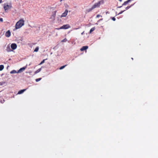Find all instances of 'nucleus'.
Wrapping results in <instances>:
<instances>
[{"label": "nucleus", "instance_id": "nucleus-12", "mask_svg": "<svg viewBox=\"0 0 158 158\" xmlns=\"http://www.w3.org/2000/svg\"><path fill=\"white\" fill-rule=\"evenodd\" d=\"M94 9V8H93V6H92L91 8L87 10H86V12L87 13H89V12L91 11Z\"/></svg>", "mask_w": 158, "mask_h": 158}, {"label": "nucleus", "instance_id": "nucleus-30", "mask_svg": "<svg viewBox=\"0 0 158 158\" xmlns=\"http://www.w3.org/2000/svg\"><path fill=\"white\" fill-rule=\"evenodd\" d=\"M120 2H122V0H118Z\"/></svg>", "mask_w": 158, "mask_h": 158}, {"label": "nucleus", "instance_id": "nucleus-26", "mask_svg": "<svg viewBox=\"0 0 158 158\" xmlns=\"http://www.w3.org/2000/svg\"><path fill=\"white\" fill-rule=\"evenodd\" d=\"M131 6H127L126 8V9H129L130 7H131Z\"/></svg>", "mask_w": 158, "mask_h": 158}, {"label": "nucleus", "instance_id": "nucleus-20", "mask_svg": "<svg viewBox=\"0 0 158 158\" xmlns=\"http://www.w3.org/2000/svg\"><path fill=\"white\" fill-rule=\"evenodd\" d=\"M46 59H44L39 64V65H40V64H43V63H44V61H45V60H46Z\"/></svg>", "mask_w": 158, "mask_h": 158}, {"label": "nucleus", "instance_id": "nucleus-8", "mask_svg": "<svg viewBox=\"0 0 158 158\" xmlns=\"http://www.w3.org/2000/svg\"><path fill=\"white\" fill-rule=\"evenodd\" d=\"M88 46H84L82 47L80 49V50L81 51H83L84 50H86L87 49H88Z\"/></svg>", "mask_w": 158, "mask_h": 158}, {"label": "nucleus", "instance_id": "nucleus-23", "mask_svg": "<svg viewBox=\"0 0 158 158\" xmlns=\"http://www.w3.org/2000/svg\"><path fill=\"white\" fill-rule=\"evenodd\" d=\"M125 10H122L118 14V15H120L121 14H122L123 12H124Z\"/></svg>", "mask_w": 158, "mask_h": 158}, {"label": "nucleus", "instance_id": "nucleus-22", "mask_svg": "<svg viewBox=\"0 0 158 158\" xmlns=\"http://www.w3.org/2000/svg\"><path fill=\"white\" fill-rule=\"evenodd\" d=\"M41 78H37L35 80V81L36 82H38V81H40L41 80Z\"/></svg>", "mask_w": 158, "mask_h": 158}, {"label": "nucleus", "instance_id": "nucleus-6", "mask_svg": "<svg viewBox=\"0 0 158 158\" xmlns=\"http://www.w3.org/2000/svg\"><path fill=\"white\" fill-rule=\"evenodd\" d=\"M68 13V10H66L63 13L61 16V17H65L66 16Z\"/></svg>", "mask_w": 158, "mask_h": 158}, {"label": "nucleus", "instance_id": "nucleus-21", "mask_svg": "<svg viewBox=\"0 0 158 158\" xmlns=\"http://www.w3.org/2000/svg\"><path fill=\"white\" fill-rule=\"evenodd\" d=\"M5 83V82H0V86L4 84Z\"/></svg>", "mask_w": 158, "mask_h": 158}, {"label": "nucleus", "instance_id": "nucleus-4", "mask_svg": "<svg viewBox=\"0 0 158 158\" xmlns=\"http://www.w3.org/2000/svg\"><path fill=\"white\" fill-rule=\"evenodd\" d=\"M70 27V26L69 24L64 25L61 27L60 28H58L57 29H67Z\"/></svg>", "mask_w": 158, "mask_h": 158}, {"label": "nucleus", "instance_id": "nucleus-13", "mask_svg": "<svg viewBox=\"0 0 158 158\" xmlns=\"http://www.w3.org/2000/svg\"><path fill=\"white\" fill-rule=\"evenodd\" d=\"M41 70V68H40L38 70H37L36 71H35L34 73L35 74H36L37 73L40 72Z\"/></svg>", "mask_w": 158, "mask_h": 158}, {"label": "nucleus", "instance_id": "nucleus-24", "mask_svg": "<svg viewBox=\"0 0 158 158\" xmlns=\"http://www.w3.org/2000/svg\"><path fill=\"white\" fill-rule=\"evenodd\" d=\"M102 17V16L99 15H97L96 16V18H98L99 17Z\"/></svg>", "mask_w": 158, "mask_h": 158}, {"label": "nucleus", "instance_id": "nucleus-3", "mask_svg": "<svg viewBox=\"0 0 158 158\" xmlns=\"http://www.w3.org/2000/svg\"><path fill=\"white\" fill-rule=\"evenodd\" d=\"M11 4L10 5H8L7 3H4V8L5 11L8 10L11 8Z\"/></svg>", "mask_w": 158, "mask_h": 158}, {"label": "nucleus", "instance_id": "nucleus-16", "mask_svg": "<svg viewBox=\"0 0 158 158\" xmlns=\"http://www.w3.org/2000/svg\"><path fill=\"white\" fill-rule=\"evenodd\" d=\"M67 65L66 64V65H64L62 66H61V67H60V68H59V69H60V70H61V69H64Z\"/></svg>", "mask_w": 158, "mask_h": 158}, {"label": "nucleus", "instance_id": "nucleus-28", "mask_svg": "<svg viewBox=\"0 0 158 158\" xmlns=\"http://www.w3.org/2000/svg\"><path fill=\"white\" fill-rule=\"evenodd\" d=\"M65 41H66L65 39H64L63 40H62L61 41L62 42H65Z\"/></svg>", "mask_w": 158, "mask_h": 158}, {"label": "nucleus", "instance_id": "nucleus-15", "mask_svg": "<svg viewBox=\"0 0 158 158\" xmlns=\"http://www.w3.org/2000/svg\"><path fill=\"white\" fill-rule=\"evenodd\" d=\"M4 68V66L3 65H0V71L2 70Z\"/></svg>", "mask_w": 158, "mask_h": 158}, {"label": "nucleus", "instance_id": "nucleus-32", "mask_svg": "<svg viewBox=\"0 0 158 158\" xmlns=\"http://www.w3.org/2000/svg\"><path fill=\"white\" fill-rule=\"evenodd\" d=\"M62 0H60V1H62Z\"/></svg>", "mask_w": 158, "mask_h": 158}, {"label": "nucleus", "instance_id": "nucleus-5", "mask_svg": "<svg viewBox=\"0 0 158 158\" xmlns=\"http://www.w3.org/2000/svg\"><path fill=\"white\" fill-rule=\"evenodd\" d=\"M11 48L12 50H15L17 48V45L15 43L12 44L11 45Z\"/></svg>", "mask_w": 158, "mask_h": 158}, {"label": "nucleus", "instance_id": "nucleus-11", "mask_svg": "<svg viewBox=\"0 0 158 158\" xmlns=\"http://www.w3.org/2000/svg\"><path fill=\"white\" fill-rule=\"evenodd\" d=\"M26 89H22L19 90L18 93V94H21L26 90Z\"/></svg>", "mask_w": 158, "mask_h": 158}, {"label": "nucleus", "instance_id": "nucleus-1", "mask_svg": "<svg viewBox=\"0 0 158 158\" xmlns=\"http://www.w3.org/2000/svg\"><path fill=\"white\" fill-rule=\"evenodd\" d=\"M24 21L23 19H21L17 22L15 25V29H18L21 27L24 24Z\"/></svg>", "mask_w": 158, "mask_h": 158}, {"label": "nucleus", "instance_id": "nucleus-7", "mask_svg": "<svg viewBox=\"0 0 158 158\" xmlns=\"http://www.w3.org/2000/svg\"><path fill=\"white\" fill-rule=\"evenodd\" d=\"M10 32L9 30L6 31L5 33V36L7 37H9L10 36Z\"/></svg>", "mask_w": 158, "mask_h": 158}, {"label": "nucleus", "instance_id": "nucleus-17", "mask_svg": "<svg viewBox=\"0 0 158 158\" xmlns=\"http://www.w3.org/2000/svg\"><path fill=\"white\" fill-rule=\"evenodd\" d=\"M39 49V48L38 47H37L34 50V52H37L38 51Z\"/></svg>", "mask_w": 158, "mask_h": 158}, {"label": "nucleus", "instance_id": "nucleus-31", "mask_svg": "<svg viewBox=\"0 0 158 158\" xmlns=\"http://www.w3.org/2000/svg\"><path fill=\"white\" fill-rule=\"evenodd\" d=\"M102 20V19H100V20H99V21H100V20Z\"/></svg>", "mask_w": 158, "mask_h": 158}, {"label": "nucleus", "instance_id": "nucleus-18", "mask_svg": "<svg viewBox=\"0 0 158 158\" xmlns=\"http://www.w3.org/2000/svg\"><path fill=\"white\" fill-rule=\"evenodd\" d=\"M16 73V71L15 70H13L10 72V73L11 74L15 73Z\"/></svg>", "mask_w": 158, "mask_h": 158}, {"label": "nucleus", "instance_id": "nucleus-9", "mask_svg": "<svg viewBox=\"0 0 158 158\" xmlns=\"http://www.w3.org/2000/svg\"><path fill=\"white\" fill-rule=\"evenodd\" d=\"M26 68V67H23L20 68L18 71L17 73H19L22 72L23 71H24Z\"/></svg>", "mask_w": 158, "mask_h": 158}, {"label": "nucleus", "instance_id": "nucleus-2", "mask_svg": "<svg viewBox=\"0 0 158 158\" xmlns=\"http://www.w3.org/2000/svg\"><path fill=\"white\" fill-rule=\"evenodd\" d=\"M104 3V2L103 0L100 1L97 3H95L94 4L93 6V7L94 9L100 6L101 4H102Z\"/></svg>", "mask_w": 158, "mask_h": 158}, {"label": "nucleus", "instance_id": "nucleus-19", "mask_svg": "<svg viewBox=\"0 0 158 158\" xmlns=\"http://www.w3.org/2000/svg\"><path fill=\"white\" fill-rule=\"evenodd\" d=\"M56 11H55V13L54 14H53L52 15V18H54L55 16H56Z\"/></svg>", "mask_w": 158, "mask_h": 158}, {"label": "nucleus", "instance_id": "nucleus-25", "mask_svg": "<svg viewBox=\"0 0 158 158\" xmlns=\"http://www.w3.org/2000/svg\"><path fill=\"white\" fill-rule=\"evenodd\" d=\"M112 19L114 21H115L116 20L115 18L114 17H112Z\"/></svg>", "mask_w": 158, "mask_h": 158}, {"label": "nucleus", "instance_id": "nucleus-14", "mask_svg": "<svg viewBox=\"0 0 158 158\" xmlns=\"http://www.w3.org/2000/svg\"><path fill=\"white\" fill-rule=\"evenodd\" d=\"M95 27H93L91 28L89 31V33H91L92 31H94L95 30Z\"/></svg>", "mask_w": 158, "mask_h": 158}, {"label": "nucleus", "instance_id": "nucleus-10", "mask_svg": "<svg viewBox=\"0 0 158 158\" xmlns=\"http://www.w3.org/2000/svg\"><path fill=\"white\" fill-rule=\"evenodd\" d=\"M6 51L8 52H10L12 51L9 46L8 45L6 48Z\"/></svg>", "mask_w": 158, "mask_h": 158}, {"label": "nucleus", "instance_id": "nucleus-29", "mask_svg": "<svg viewBox=\"0 0 158 158\" xmlns=\"http://www.w3.org/2000/svg\"><path fill=\"white\" fill-rule=\"evenodd\" d=\"M2 2V0H0V3H1Z\"/></svg>", "mask_w": 158, "mask_h": 158}, {"label": "nucleus", "instance_id": "nucleus-27", "mask_svg": "<svg viewBox=\"0 0 158 158\" xmlns=\"http://www.w3.org/2000/svg\"><path fill=\"white\" fill-rule=\"evenodd\" d=\"M3 19L2 18H0V21L2 22L3 21Z\"/></svg>", "mask_w": 158, "mask_h": 158}]
</instances>
